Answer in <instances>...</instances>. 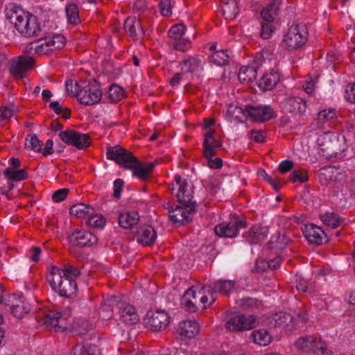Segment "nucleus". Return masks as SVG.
<instances>
[{"label": "nucleus", "instance_id": "obj_41", "mask_svg": "<svg viewBox=\"0 0 355 355\" xmlns=\"http://www.w3.org/2000/svg\"><path fill=\"white\" fill-rule=\"evenodd\" d=\"M323 223L331 228H336L341 225L343 219L335 213H327L320 216Z\"/></svg>", "mask_w": 355, "mask_h": 355}, {"label": "nucleus", "instance_id": "obj_38", "mask_svg": "<svg viewBox=\"0 0 355 355\" xmlns=\"http://www.w3.org/2000/svg\"><path fill=\"white\" fill-rule=\"evenodd\" d=\"M71 355H99V349L96 345L78 344L73 347Z\"/></svg>", "mask_w": 355, "mask_h": 355}, {"label": "nucleus", "instance_id": "obj_22", "mask_svg": "<svg viewBox=\"0 0 355 355\" xmlns=\"http://www.w3.org/2000/svg\"><path fill=\"white\" fill-rule=\"evenodd\" d=\"M121 320L128 324L137 323L139 318L135 309L130 304H123L120 307Z\"/></svg>", "mask_w": 355, "mask_h": 355}, {"label": "nucleus", "instance_id": "obj_29", "mask_svg": "<svg viewBox=\"0 0 355 355\" xmlns=\"http://www.w3.org/2000/svg\"><path fill=\"white\" fill-rule=\"evenodd\" d=\"M119 224L124 229H131L139 220V214L136 211L126 212L119 216Z\"/></svg>", "mask_w": 355, "mask_h": 355}, {"label": "nucleus", "instance_id": "obj_5", "mask_svg": "<svg viewBox=\"0 0 355 355\" xmlns=\"http://www.w3.org/2000/svg\"><path fill=\"white\" fill-rule=\"evenodd\" d=\"M308 32L306 24L299 23L291 26L284 35V44L288 51L300 49L307 42Z\"/></svg>", "mask_w": 355, "mask_h": 355}, {"label": "nucleus", "instance_id": "obj_48", "mask_svg": "<svg viewBox=\"0 0 355 355\" xmlns=\"http://www.w3.org/2000/svg\"><path fill=\"white\" fill-rule=\"evenodd\" d=\"M337 111L334 108L324 109L318 112L317 120L323 123L331 119L336 118Z\"/></svg>", "mask_w": 355, "mask_h": 355}, {"label": "nucleus", "instance_id": "obj_15", "mask_svg": "<svg viewBox=\"0 0 355 355\" xmlns=\"http://www.w3.org/2000/svg\"><path fill=\"white\" fill-rule=\"evenodd\" d=\"M302 230L303 234L310 243L320 245L328 241L324 231L319 226L311 223L304 225Z\"/></svg>", "mask_w": 355, "mask_h": 355}, {"label": "nucleus", "instance_id": "obj_50", "mask_svg": "<svg viewBox=\"0 0 355 355\" xmlns=\"http://www.w3.org/2000/svg\"><path fill=\"white\" fill-rule=\"evenodd\" d=\"M309 180L307 171L305 169L294 170L289 175V180L292 182L304 183Z\"/></svg>", "mask_w": 355, "mask_h": 355}, {"label": "nucleus", "instance_id": "obj_27", "mask_svg": "<svg viewBox=\"0 0 355 355\" xmlns=\"http://www.w3.org/2000/svg\"><path fill=\"white\" fill-rule=\"evenodd\" d=\"M285 108L291 113L302 114L306 109V103L300 97H291L287 99Z\"/></svg>", "mask_w": 355, "mask_h": 355}, {"label": "nucleus", "instance_id": "obj_36", "mask_svg": "<svg viewBox=\"0 0 355 355\" xmlns=\"http://www.w3.org/2000/svg\"><path fill=\"white\" fill-rule=\"evenodd\" d=\"M279 73L272 71L262 76L259 81V86L265 90H270L279 83Z\"/></svg>", "mask_w": 355, "mask_h": 355}, {"label": "nucleus", "instance_id": "obj_23", "mask_svg": "<svg viewBox=\"0 0 355 355\" xmlns=\"http://www.w3.org/2000/svg\"><path fill=\"white\" fill-rule=\"evenodd\" d=\"M281 4L282 0H270L268 5L261 12L263 20L266 22H273L277 16Z\"/></svg>", "mask_w": 355, "mask_h": 355}, {"label": "nucleus", "instance_id": "obj_59", "mask_svg": "<svg viewBox=\"0 0 355 355\" xmlns=\"http://www.w3.org/2000/svg\"><path fill=\"white\" fill-rule=\"evenodd\" d=\"M69 192V189L64 188L55 191L52 196V199L55 202L63 201Z\"/></svg>", "mask_w": 355, "mask_h": 355}, {"label": "nucleus", "instance_id": "obj_44", "mask_svg": "<svg viewBox=\"0 0 355 355\" xmlns=\"http://www.w3.org/2000/svg\"><path fill=\"white\" fill-rule=\"evenodd\" d=\"M124 94L125 92L122 87L114 84L110 87L107 95L112 102H118L122 99Z\"/></svg>", "mask_w": 355, "mask_h": 355}, {"label": "nucleus", "instance_id": "obj_8", "mask_svg": "<svg viewBox=\"0 0 355 355\" xmlns=\"http://www.w3.org/2000/svg\"><path fill=\"white\" fill-rule=\"evenodd\" d=\"M102 98V92L98 83L94 80L83 85L78 94V101L83 105H92L98 103Z\"/></svg>", "mask_w": 355, "mask_h": 355}, {"label": "nucleus", "instance_id": "obj_13", "mask_svg": "<svg viewBox=\"0 0 355 355\" xmlns=\"http://www.w3.org/2000/svg\"><path fill=\"white\" fill-rule=\"evenodd\" d=\"M186 27L182 24L173 26L168 31L169 37L173 40V47L178 51H185L190 48V41L183 37Z\"/></svg>", "mask_w": 355, "mask_h": 355}, {"label": "nucleus", "instance_id": "obj_45", "mask_svg": "<svg viewBox=\"0 0 355 355\" xmlns=\"http://www.w3.org/2000/svg\"><path fill=\"white\" fill-rule=\"evenodd\" d=\"M200 61L197 58H189L182 63V69L186 73H192L196 71L200 67Z\"/></svg>", "mask_w": 355, "mask_h": 355}, {"label": "nucleus", "instance_id": "obj_18", "mask_svg": "<svg viewBox=\"0 0 355 355\" xmlns=\"http://www.w3.org/2000/svg\"><path fill=\"white\" fill-rule=\"evenodd\" d=\"M198 323L194 320H184L178 324L176 334L180 339L184 340L194 338L199 332Z\"/></svg>", "mask_w": 355, "mask_h": 355}, {"label": "nucleus", "instance_id": "obj_64", "mask_svg": "<svg viewBox=\"0 0 355 355\" xmlns=\"http://www.w3.org/2000/svg\"><path fill=\"white\" fill-rule=\"evenodd\" d=\"M312 347L315 350V353L320 351L321 352V355H331V352L327 350L326 344L322 343L320 339L317 341L314 346Z\"/></svg>", "mask_w": 355, "mask_h": 355}, {"label": "nucleus", "instance_id": "obj_20", "mask_svg": "<svg viewBox=\"0 0 355 355\" xmlns=\"http://www.w3.org/2000/svg\"><path fill=\"white\" fill-rule=\"evenodd\" d=\"M157 239V234L150 225L141 227L137 232V241L144 246L154 244Z\"/></svg>", "mask_w": 355, "mask_h": 355}, {"label": "nucleus", "instance_id": "obj_1", "mask_svg": "<svg viewBox=\"0 0 355 355\" xmlns=\"http://www.w3.org/2000/svg\"><path fill=\"white\" fill-rule=\"evenodd\" d=\"M80 275L77 268L65 265L63 268L52 266L46 277L55 293L61 297L71 298L76 296L78 289L76 279Z\"/></svg>", "mask_w": 355, "mask_h": 355}, {"label": "nucleus", "instance_id": "obj_31", "mask_svg": "<svg viewBox=\"0 0 355 355\" xmlns=\"http://www.w3.org/2000/svg\"><path fill=\"white\" fill-rule=\"evenodd\" d=\"M214 232L218 236L228 238L235 237L238 234L235 228V225L233 224L232 220L228 223H221L216 225L214 228Z\"/></svg>", "mask_w": 355, "mask_h": 355}, {"label": "nucleus", "instance_id": "obj_62", "mask_svg": "<svg viewBox=\"0 0 355 355\" xmlns=\"http://www.w3.org/2000/svg\"><path fill=\"white\" fill-rule=\"evenodd\" d=\"M252 139L256 143H263L266 139V133L261 130H252L250 131Z\"/></svg>", "mask_w": 355, "mask_h": 355}, {"label": "nucleus", "instance_id": "obj_9", "mask_svg": "<svg viewBox=\"0 0 355 355\" xmlns=\"http://www.w3.org/2000/svg\"><path fill=\"white\" fill-rule=\"evenodd\" d=\"M35 60L31 56H18L10 61V73L17 79H23L34 67Z\"/></svg>", "mask_w": 355, "mask_h": 355}, {"label": "nucleus", "instance_id": "obj_17", "mask_svg": "<svg viewBox=\"0 0 355 355\" xmlns=\"http://www.w3.org/2000/svg\"><path fill=\"white\" fill-rule=\"evenodd\" d=\"M235 282L231 280H218L214 283L213 286H207L202 288L211 295V302L209 305L215 302L216 297L214 296V293H219L222 295H227L234 288Z\"/></svg>", "mask_w": 355, "mask_h": 355}, {"label": "nucleus", "instance_id": "obj_57", "mask_svg": "<svg viewBox=\"0 0 355 355\" xmlns=\"http://www.w3.org/2000/svg\"><path fill=\"white\" fill-rule=\"evenodd\" d=\"M317 343L316 339H313L311 337H303L299 338L296 343L295 345L300 349H304L309 347V344L311 345V347L313 348L312 346H314Z\"/></svg>", "mask_w": 355, "mask_h": 355}, {"label": "nucleus", "instance_id": "obj_30", "mask_svg": "<svg viewBox=\"0 0 355 355\" xmlns=\"http://www.w3.org/2000/svg\"><path fill=\"white\" fill-rule=\"evenodd\" d=\"M178 187V191L176 196L178 201H182L184 202H190L189 197H193L191 194L189 189H188V184L185 180H182L180 175H177L175 176L174 180Z\"/></svg>", "mask_w": 355, "mask_h": 355}, {"label": "nucleus", "instance_id": "obj_6", "mask_svg": "<svg viewBox=\"0 0 355 355\" xmlns=\"http://www.w3.org/2000/svg\"><path fill=\"white\" fill-rule=\"evenodd\" d=\"M190 202H184L179 201L182 206L177 205L175 209L168 208L169 218L175 224L183 225L185 223L192 220L193 215L196 212V202L192 200L193 197H189Z\"/></svg>", "mask_w": 355, "mask_h": 355}, {"label": "nucleus", "instance_id": "obj_42", "mask_svg": "<svg viewBox=\"0 0 355 355\" xmlns=\"http://www.w3.org/2000/svg\"><path fill=\"white\" fill-rule=\"evenodd\" d=\"M66 15L68 21L73 25H76L80 22L79 17V10L78 7L74 3H70L66 6Z\"/></svg>", "mask_w": 355, "mask_h": 355}, {"label": "nucleus", "instance_id": "obj_55", "mask_svg": "<svg viewBox=\"0 0 355 355\" xmlns=\"http://www.w3.org/2000/svg\"><path fill=\"white\" fill-rule=\"evenodd\" d=\"M272 22L263 21L261 23V30L260 36L263 39H268L274 31L275 27L271 24Z\"/></svg>", "mask_w": 355, "mask_h": 355}, {"label": "nucleus", "instance_id": "obj_61", "mask_svg": "<svg viewBox=\"0 0 355 355\" xmlns=\"http://www.w3.org/2000/svg\"><path fill=\"white\" fill-rule=\"evenodd\" d=\"M270 268L268 261L263 259H258L253 270L256 272H263L266 271Z\"/></svg>", "mask_w": 355, "mask_h": 355}, {"label": "nucleus", "instance_id": "obj_2", "mask_svg": "<svg viewBox=\"0 0 355 355\" xmlns=\"http://www.w3.org/2000/svg\"><path fill=\"white\" fill-rule=\"evenodd\" d=\"M6 16L18 32L26 37H37L42 31L40 23L37 17L25 12L19 7L14 6L7 8Z\"/></svg>", "mask_w": 355, "mask_h": 355}, {"label": "nucleus", "instance_id": "obj_47", "mask_svg": "<svg viewBox=\"0 0 355 355\" xmlns=\"http://www.w3.org/2000/svg\"><path fill=\"white\" fill-rule=\"evenodd\" d=\"M83 85H85V82L77 83L73 82L72 80H69L65 83L66 91L70 96L78 98V94H79Z\"/></svg>", "mask_w": 355, "mask_h": 355}, {"label": "nucleus", "instance_id": "obj_35", "mask_svg": "<svg viewBox=\"0 0 355 355\" xmlns=\"http://www.w3.org/2000/svg\"><path fill=\"white\" fill-rule=\"evenodd\" d=\"M290 242L289 238L283 233H277L274 234L268 242V246L270 249L283 250Z\"/></svg>", "mask_w": 355, "mask_h": 355}, {"label": "nucleus", "instance_id": "obj_21", "mask_svg": "<svg viewBox=\"0 0 355 355\" xmlns=\"http://www.w3.org/2000/svg\"><path fill=\"white\" fill-rule=\"evenodd\" d=\"M269 233L267 227H252L248 233L244 234L248 242L251 244H257L263 241Z\"/></svg>", "mask_w": 355, "mask_h": 355}, {"label": "nucleus", "instance_id": "obj_52", "mask_svg": "<svg viewBox=\"0 0 355 355\" xmlns=\"http://www.w3.org/2000/svg\"><path fill=\"white\" fill-rule=\"evenodd\" d=\"M10 310L14 317L21 318L25 314L29 312L30 309L28 304L24 302L20 304L12 305V308Z\"/></svg>", "mask_w": 355, "mask_h": 355}, {"label": "nucleus", "instance_id": "obj_4", "mask_svg": "<svg viewBox=\"0 0 355 355\" xmlns=\"http://www.w3.org/2000/svg\"><path fill=\"white\" fill-rule=\"evenodd\" d=\"M39 323L49 330L55 332H63L69 327L68 313L55 311H48L42 315L37 316Z\"/></svg>", "mask_w": 355, "mask_h": 355}, {"label": "nucleus", "instance_id": "obj_3", "mask_svg": "<svg viewBox=\"0 0 355 355\" xmlns=\"http://www.w3.org/2000/svg\"><path fill=\"white\" fill-rule=\"evenodd\" d=\"M322 152V156L327 159H339L346 150L345 138L336 132H324L317 139Z\"/></svg>", "mask_w": 355, "mask_h": 355}, {"label": "nucleus", "instance_id": "obj_49", "mask_svg": "<svg viewBox=\"0 0 355 355\" xmlns=\"http://www.w3.org/2000/svg\"><path fill=\"white\" fill-rule=\"evenodd\" d=\"M77 131L73 130H66L59 133V138L66 144L74 146Z\"/></svg>", "mask_w": 355, "mask_h": 355}, {"label": "nucleus", "instance_id": "obj_51", "mask_svg": "<svg viewBox=\"0 0 355 355\" xmlns=\"http://www.w3.org/2000/svg\"><path fill=\"white\" fill-rule=\"evenodd\" d=\"M43 144L39 140L38 137L35 135H29V138L26 139L25 146L26 148L33 150L35 152L42 151V146Z\"/></svg>", "mask_w": 355, "mask_h": 355}, {"label": "nucleus", "instance_id": "obj_37", "mask_svg": "<svg viewBox=\"0 0 355 355\" xmlns=\"http://www.w3.org/2000/svg\"><path fill=\"white\" fill-rule=\"evenodd\" d=\"M251 337L254 343L261 346L268 345L272 340V337L265 329L253 331Z\"/></svg>", "mask_w": 355, "mask_h": 355}, {"label": "nucleus", "instance_id": "obj_16", "mask_svg": "<svg viewBox=\"0 0 355 355\" xmlns=\"http://www.w3.org/2000/svg\"><path fill=\"white\" fill-rule=\"evenodd\" d=\"M141 20L140 18L137 19L135 17H130L124 22L123 28L133 41H137L144 35V30Z\"/></svg>", "mask_w": 355, "mask_h": 355}, {"label": "nucleus", "instance_id": "obj_58", "mask_svg": "<svg viewBox=\"0 0 355 355\" xmlns=\"http://www.w3.org/2000/svg\"><path fill=\"white\" fill-rule=\"evenodd\" d=\"M160 12L164 17H170L172 14L171 0H161L159 2Z\"/></svg>", "mask_w": 355, "mask_h": 355}, {"label": "nucleus", "instance_id": "obj_7", "mask_svg": "<svg viewBox=\"0 0 355 355\" xmlns=\"http://www.w3.org/2000/svg\"><path fill=\"white\" fill-rule=\"evenodd\" d=\"M107 158L114 161L121 168L131 170L137 164V158L130 151L120 146L109 147L107 150Z\"/></svg>", "mask_w": 355, "mask_h": 355}, {"label": "nucleus", "instance_id": "obj_32", "mask_svg": "<svg viewBox=\"0 0 355 355\" xmlns=\"http://www.w3.org/2000/svg\"><path fill=\"white\" fill-rule=\"evenodd\" d=\"M94 210L89 205L84 203H77L73 205L69 210L71 215H74L77 218H85L93 214Z\"/></svg>", "mask_w": 355, "mask_h": 355}, {"label": "nucleus", "instance_id": "obj_43", "mask_svg": "<svg viewBox=\"0 0 355 355\" xmlns=\"http://www.w3.org/2000/svg\"><path fill=\"white\" fill-rule=\"evenodd\" d=\"M230 56L226 51H216L210 58L211 62L218 65L223 66L229 63Z\"/></svg>", "mask_w": 355, "mask_h": 355}, {"label": "nucleus", "instance_id": "obj_46", "mask_svg": "<svg viewBox=\"0 0 355 355\" xmlns=\"http://www.w3.org/2000/svg\"><path fill=\"white\" fill-rule=\"evenodd\" d=\"M76 137L74 146L78 149H85L91 145L92 140L89 135L77 132Z\"/></svg>", "mask_w": 355, "mask_h": 355}, {"label": "nucleus", "instance_id": "obj_19", "mask_svg": "<svg viewBox=\"0 0 355 355\" xmlns=\"http://www.w3.org/2000/svg\"><path fill=\"white\" fill-rule=\"evenodd\" d=\"M215 130L209 129L205 134L203 141V155L205 157H214L216 154V149L222 146L220 141L214 137Z\"/></svg>", "mask_w": 355, "mask_h": 355}, {"label": "nucleus", "instance_id": "obj_14", "mask_svg": "<svg viewBox=\"0 0 355 355\" xmlns=\"http://www.w3.org/2000/svg\"><path fill=\"white\" fill-rule=\"evenodd\" d=\"M68 241L79 248L90 247L98 241L97 237L86 230L76 229L69 236Z\"/></svg>", "mask_w": 355, "mask_h": 355}, {"label": "nucleus", "instance_id": "obj_12", "mask_svg": "<svg viewBox=\"0 0 355 355\" xmlns=\"http://www.w3.org/2000/svg\"><path fill=\"white\" fill-rule=\"evenodd\" d=\"M239 112L247 114L250 119L255 121L264 122L272 117V110L269 106H252L245 105L244 110L241 107H234Z\"/></svg>", "mask_w": 355, "mask_h": 355}, {"label": "nucleus", "instance_id": "obj_39", "mask_svg": "<svg viewBox=\"0 0 355 355\" xmlns=\"http://www.w3.org/2000/svg\"><path fill=\"white\" fill-rule=\"evenodd\" d=\"M318 175L320 182L323 185L329 184L336 178L334 168L330 166L321 168L318 171Z\"/></svg>", "mask_w": 355, "mask_h": 355}, {"label": "nucleus", "instance_id": "obj_54", "mask_svg": "<svg viewBox=\"0 0 355 355\" xmlns=\"http://www.w3.org/2000/svg\"><path fill=\"white\" fill-rule=\"evenodd\" d=\"M105 222L106 220L103 216L98 214L94 215L93 214L89 216L87 224L91 227L101 228L104 226Z\"/></svg>", "mask_w": 355, "mask_h": 355}, {"label": "nucleus", "instance_id": "obj_34", "mask_svg": "<svg viewBox=\"0 0 355 355\" xmlns=\"http://www.w3.org/2000/svg\"><path fill=\"white\" fill-rule=\"evenodd\" d=\"M257 73L256 67L243 66L240 69L238 78L241 83L249 84L255 80Z\"/></svg>", "mask_w": 355, "mask_h": 355}, {"label": "nucleus", "instance_id": "obj_24", "mask_svg": "<svg viewBox=\"0 0 355 355\" xmlns=\"http://www.w3.org/2000/svg\"><path fill=\"white\" fill-rule=\"evenodd\" d=\"M49 43L48 42V37H42L40 40L31 42L28 46V52L33 53L34 52L38 55H47L53 51Z\"/></svg>", "mask_w": 355, "mask_h": 355}, {"label": "nucleus", "instance_id": "obj_56", "mask_svg": "<svg viewBox=\"0 0 355 355\" xmlns=\"http://www.w3.org/2000/svg\"><path fill=\"white\" fill-rule=\"evenodd\" d=\"M240 304L246 308H257L261 306V301L257 298L244 297L240 300Z\"/></svg>", "mask_w": 355, "mask_h": 355}, {"label": "nucleus", "instance_id": "obj_25", "mask_svg": "<svg viewBox=\"0 0 355 355\" xmlns=\"http://www.w3.org/2000/svg\"><path fill=\"white\" fill-rule=\"evenodd\" d=\"M135 166V168L132 169L133 175L144 180L152 173L155 164L154 162L143 163L137 160V164Z\"/></svg>", "mask_w": 355, "mask_h": 355}, {"label": "nucleus", "instance_id": "obj_40", "mask_svg": "<svg viewBox=\"0 0 355 355\" xmlns=\"http://www.w3.org/2000/svg\"><path fill=\"white\" fill-rule=\"evenodd\" d=\"M274 320L276 327L286 329L289 327L290 324L292 323L293 317L288 313L279 312L275 314Z\"/></svg>", "mask_w": 355, "mask_h": 355}, {"label": "nucleus", "instance_id": "obj_63", "mask_svg": "<svg viewBox=\"0 0 355 355\" xmlns=\"http://www.w3.org/2000/svg\"><path fill=\"white\" fill-rule=\"evenodd\" d=\"M294 167V163L291 160H284L282 162L278 167L279 172L282 174L291 171Z\"/></svg>", "mask_w": 355, "mask_h": 355}, {"label": "nucleus", "instance_id": "obj_60", "mask_svg": "<svg viewBox=\"0 0 355 355\" xmlns=\"http://www.w3.org/2000/svg\"><path fill=\"white\" fill-rule=\"evenodd\" d=\"M13 105L2 106L0 109V120H7L12 116Z\"/></svg>", "mask_w": 355, "mask_h": 355}, {"label": "nucleus", "instance_id": "obj_53", "mask_svg": "<svg viewBox=\"0 0 355 355\" xmlns=\"http://www.w3.org/2000/svg\"><path fill=\"white\" fill-rule=\"evenodd\" d=\"M47 37L52 51L60 49L65 44V38L62 35H53L52 37Z\"/></svg>", "mask_w": 355, "mask_h": 355}, {"label": "nucleus", "instance_id": "obj_26", "mask_svg": "<svg viewBox=\"0 0 355 355\" xmlns=\"http://www.w3.org/2000/svg\"><path fill=\"white\" fill-rule=\"evenodd\" d=\"M197 303L198 299L196 291L192 288H189L182 298V305L187 311L195 313L198 309Z\"/></svg>", "mask_w": 355, "mask_h": 355}, {"label": "nucleus", "instance_id": "obj_28", "mask_svg": "<svg viewBox=\"0 0 355 355\" xmlns=\"http://www.w3.org/2000/svg\"><path fill=\"white\" fill-rule=\"evenodd\" d=\"M223 15L226 19H234L239 12L236 0H223L221 3Z\"/></svg>", "mask_w": 355, "mask_h": 355}, {"label": "nucleus", "instance_id": "obj_11", "mask_svg": "<svg viewBox=\"0 0 355 355\" xmlns=\"http://www.w3.org/2000/svg\"><path fill=\"white\" fill-rule=\"evenodd\" d=\"M256 320L253 315L246 316L243 314H236L232 316L225 324V327L231 331H244L255 327Z\"/></svg>", "mask_w": 355, "mask_h": 355}, {"label": "nucleus", "instance_id": "obj_10", "mask_svg": "<svg viewBox=\"0 0 355 355\" xmlns=\"http://www.w3.org/2000/svg\"><path fill=\"white\" fill-rule=\"evenodd\" d=\"M169 318L166 312L157 310L148 311L144 320L147 327L153 331L158 332L166 328L169 323Z\"/></svg>", "mask_w": 355, "mask_h": 355}, {"label": "nucleus", "instance_id": "obj_33", "mask_svg": "<svg viewBox=\"0 0 355 355\" xmlns=\"http://www.w3.org/2000/svg\"><path fill=\"white\" fill-rule=\"evenodd\" d=\"M3 175L12 181H22L28 178V173L26 168L17 170L11 167L6 168L3 171Z\"/></svg>", "mask_w": 355, "mask_h": 355}]
</instances>
